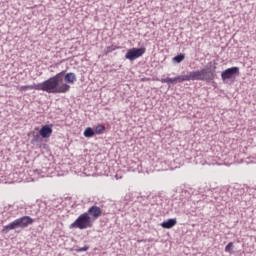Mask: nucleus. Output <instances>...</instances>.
Wrapping results in <instances>:
<instances>
[{"label":"nucleus","mask_w":256,"mask_h":256,"mask_svg":"<svg viewBox=\"0 0 256 256\" xmlns=\"http://www.w3.org/2000/svg\"><path fill=\"white\" fill-rule=\"evenodd\" d=\"M84 137H88V138L95 137V130H93V128L91 127L86 128L84 130Z\"/></svg>","instance_id":"14"},{"label":"nucleus","mask_w":256,"mask_h":256,"mask_svg":"<svg viewBox=\"0 0 256 256\" xmlns=\"http://www.w3.org/2000/svg\"><path fill=\"white\" fill-rule=\"evenodd\" d=\"M93 227V221L89 213L84 212L81 214L72 224H70V229H91Z\"/></svg>","instance_id":"4"},{"label":"nucleus","mask_w":256,"mask_h":256,"mask_svg":"<svg viewBox=\"0 0 256 256\" xmlns=\"http://www.w3.org/2000/svg\"><path fill=\"white\" fill-rule=\"evenodd\" d=\"M43 213H44V215H46V217H52L55 213V208L46 206Z\"/></svg>","instance_id":"15"},{"label":"nucleus","mask_w":256,"mask_h":256,"mask_svg":"<svg viewBox=\"0 0 256 256\" xmlns=\"http://www.w3.org/2000/svg\"><path fill=\"white\" fill-rule=\"evenodd\" d=\"M30 89H35V91H39V86L38 84L25 85V86H21L19 88V91H29Z\"/></svg>","instance_id":"13"},{"label":"nucleus","mask_w":256,"mask_h":256,"mask_svg":"<svg viewBox=\"0 0 256 256\" xmlns=\"http://www.w3.org/2000/svg\"><path fill=\"white\" fill-rule=\"evenodd\" d=\"M185 60V54H178L177 56H175L172 61L174 63H181L182 61Z\"/></svg>","instance_id":"17"},{"label":"nucleus","mask_w":256,"mask_h":256,"mask_svg":"<svg viewBox=\"0 0 256 256\" xmlns=\"http://www.w3.org/2000/svg\"><path fill=\"white\" fill-rule=\"evenodd\" d=\"M215 71H217V63L210 62L207 64L206 69L189 72L185 75L186 81H206L211 83L215 79Z\"/></svg>","instance_id":"2"},{"label":"nucleus","mask_w":256,"mask_h":256,"mask_svg":"<svg viewBox=\"0 0 256 256\" xmlns=\"http://www.w3.org/2000/svg\"><path fill=\"white\" fill-rule=\"evenodd\" d=\"M94 133H96L97 135H103L105 133V126L104 125L96 126Z\"/></svg>","instance_id":"16"},{"label":"nucleus","mask_w":256,"mask_h":256,"mask_svg":"<svg viewBox=\"0 0 256 256\" xmlns=\"http://www.w3.org/2000/svg\"><path fill=\"white\" fill-rule=\"evenodd\" d=\"M235 75H239V67H231L224 70L221 74L222 81H227V79H232Z\"/></svg>","instance_id":"6"},{"label":"nucleus","mask_w":256,"mask_h":256,"mask_svg":"<svg viewBox=\"0 0 256 256\" xmlns=\"http://www.w3.org/2000/svg\"><path fill=\"white\" fill-rule=\"evenodd\" d=\"M63 77H65V71L50 77L42 83H38V91H45L46 93H68L71 86L63 83Z\"/></svg>","instance_id":"1"},{"label":"nucleus","mask_w":256,"mask_h":256,"mask_svg":"<svg viewBox=\"0 0 256 256\" xmlns=\"http://www.w3.org/2000/svg\"><path fill=\"white\" fill-rule=\"evenodd\" d=\"M117 49H121V47L112 44L104 49V54L109 55V53H113V51H117Z\"/></svg>","instance_id":"12"},{"label":"nucleus","mask_w":256,"mask_h":256,"mask_svg":"<svg viewBox=\"0 0 256 256\" xmlns=\"http://www.w3.org/2000/svg\"><path fill=\"white\" fill-rule=\"evenodd\" d=\"M40 139V136L39 135H35L34 138H33V141H39Z\"/></svg>","instance_id":"20"},{"label":"nucleus","mask_w":256,"mask_h":256,"mask_svg":"<svg viewBox=\"0 0 256 256\" xmlns=\"http://www.w3.org/2000/svg\"><path fill=\"white\" fill-rule=\"evenodd\" d=\"M33 223H35V220L33 218H31L30 216H23L4 226L2 232L8 233L9 231H13V229H17L19 227L21 229H27V227L29 225H33Z\"/></svg>","instance_id":"3"},{"label":"nucleus","mask_w":256,"mask_h":256,"mask_svg":"<svg viewBox=\"0 0 256 256\" xmlns=\"http://www.w3.org/2000/svg\"><path fill=\"white\" fill-rule=\"evenodd\" d=\"M39 133L43 139H49L53 134V128L49 125H45L40 129Z\"/></svg>","instance_id":"9"},{"label":"nucleus","mask_w":256,"mask_h":256,"mask_svg":"<svg viewBox=\"0 0 256 256\" xmlns=\"http://www.w3.org/2000/svg\"><path fill=\"white\" fill-rule=\"evenodd\" d=\"M85 251H89V246H84V247H81V248H77L76 249V252L77 253H83V252H85Z\"/></svg>","instance_id":"19"},{"label":"nucleus","mask_w":256,"mask_h":256,"mask_svg":"<svg viewBox=\"0 0 256 256\" xmlns=\"http://www.w3.org/2000/svg\"><path fill=\"white\" fill-rule=\"evenodd\" d=\"M186 77L185 75H180V76H177V77H174V78H162L160 81L162 83H167L168 85L169 84H173V83H183L186 81Z\"/></svg>","instance_id":"8"},{"label":"nucleus","mask_w":256,"mask_h":256,"mask_svg":"<svg viewBox=\"0 0 256 256\" xmlns=\"http://www.w3.org/2000/svg\"><path fill=\"white\" fill-rule=\"evenodd\" d=\"M63 79H64L66 85H67V83L69 85H74L77 82V75H75V73H73V72H69L67 74H65V72H64Z\"/></svg>","instance_id":"10"},{"label":"nucleus","mask_w":256,"mask_h":256,"mask_svg":"<svg viewBox=\"0 0 256 256\" xmlns=\"http://www.w3.org/2000/svg\"><path fill=\"white\" fill-rule=\"evenodd\" d=\"M233 247H235L233 245V242L228 243V245L225 247V252L226 253H233Z\"/></svg>","instance_id":"18"},{"label":"nucleus","mask_w":256,"mask_h":256,"mask_svg":"<svg viewBox=\"0 0 256 256\" xmlns=\"http://www.w3.org/2000/svg\"><path fill=\"white\" fill-rule=\"evenodd\" d=\"M177 225V219L176 218H170L164 222L161 223V227L163 229H173Z\"/></svg>","instance_id":"11"},{"label":"nucleus","mask_w":256,"mask_h":256,"mask_svg":"<svg viewBox=\"0 0 256 256\" xmlns=\"http://www.w3.org/2000/svg\"><path fill=\"white\" fill-rule=\"evenodd\" d=\"M85 213H88V215H90V217H93V219H99V217H101V215L103 214V210H101L99 206H91Z\"/></svg>","instance_id":"7"},{"label":"nucleus","mask_w":256,"mask_h":256,"mask_svg":"<svg viewBox=\"0 0 256 256\" xmlns=\"http://www.w3.org/2000/svg\"><path fill=\"white\" fill-rule=\"evenodd\" d=\"M146 51L147 49L145 47L128 49L125 54V59H128V61H135V59L143 57Z\"/></svg>","instance_id":"5"}]
</instances>
